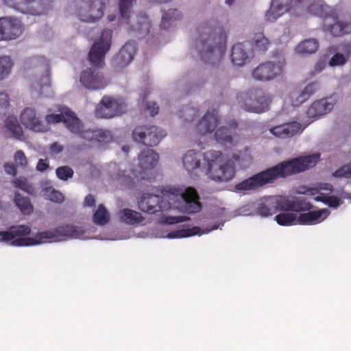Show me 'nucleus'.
Wrapping results in <instances>:
<instances>
[{"label": "nucleus", "mask_w": 351, "mask_h": 351, "mask_svg": "<svg viewBox=\"0 0 351 351\" xmlns=\"http://www.w3.org/2000/svg\"><path fill=\"white\" fill-rule=\"evenodd\" d=\"M139 209L149 214L163 215L166 211L178 210L182 213H195L201 210L199 196L195 189H173L162 195L144 193L138 202Z\"/></svg>", "instance_id": "1"}, {"label": "nucleus", "mask_w": 351, "mask_h": 351, "mask_svg": "<svg viewBox=\"0 0 351 351\" xmlns=\"http://www.w3.org/2000/svg\"><path fill=\"white\" fill-rule=\"evenodd\" d=\"M31 232V229L25 225L12 226L7 231L0 232V242L8 243L12 246H31L45 243L56 242L65 238L86 239L87 231L74 225L59 226L53 230L40 232L35 238L23 237Z\"/></svg>", "instance_id": "2"}, {"label": "nucleus", "mask_w": 351, "mask_h": 351, "mask_svg": "<svg viewBox=\"0 0 351 351\" xmlns=\"http://www.w3.org/2000/svg\"><path fill=\"white\" fill-rule=\"evenodd\" d=\"M319 158L320 154L315 153L280 163L238 183L235 189L238 191L256 190L267 184L274 182L278 178H285L314 167Z\"/></svg>", "instance_id": "3"}, {"label": "nucleus", "mask_w": 351, "mask_h": 351, "mask_svg": "<svg viewBox=\"0 0 351 351\" xmlns=\"http://www.w3.org/2000/svg\"><path fill=\"white\" fill-rule=\"evenodd\" d=\"M226 38V32L215 27L213 22L203 23L197 28L194 47L204 62L215 65L224 53Z\"/></svg>", "instance_id": "4"}, {"label": "nucleus", "mask_w": 351, "mask_h": 351, "mask_svg": "<svg viewBox=\"0 0 351 351\" xmlns=\"http://www.w3.org/2000/svg\"><path fill=\"white\" fill-rule=\"evenodd\" d=\"M204 159L207 162L209 178L216 182H228L234 176V168L245 169L251 163L252 157L248 149L233 153L231 158L225 160L219 151L210 150L204 154Z\"/></svg>", "instance_id": "5"}, {"label": "nucleus", "mask_w": 351, "mask_h": 351, "mask_svg": "<svg viewBox=\"0 0 351 351\" xmlns=\"http://www.w3.org/2000/svg\"><path fill=\"white\" fill-rule=\"evenodd\" d=\"M254 208L258 215L268 217L278 208L285 211L300 212L311 210L312 205L298 197L287 198L279 201L276 198L270 197L254 203Z\"/></svg>", "instance_id": "6"}, {"label": "nucleus", "mask_w": 351, "mask_h": 351, "mask_svg": "<svg viewBox=\"0 0 351 351\" xmlns=\"http://www.w3.org/2000/svg\"><path fill=\"white\" fill-rule=\"evenodd\" d=\"M135 1L136 0H119V8L121 18L128 25V33L141 39L144 38L148 34L151 23L147 16L141 13L136 16L133 23L130 24L131 10Z\"/></svg>", "instance_id": "7"}, {"label": "nucleus", "mask_w": 351, "mask_h": 351, "mask_svg": "<svg viewBox=\"0 0 351 351\" xmlns=\"http://www.w3.org/2000/svg\"><path fill=\"white\" fill-rule=\"evenodd\" d=\"M271 96L261 88H251L239 98L241 108L247 112L263 113L269 110Z\"/></svg>", "instance_id": "8"}, {"label": "nucleus", "mask_w": 351, "mask_h": 351, "mask_svg": "<svg viewBox=\"0 0 351 351\" xmlns=\"http://www.w3.org/2000/svg\"><path fill=\"white\" fill-rule=\"evenodd\" d=\"M330 214L327 208L319 209L301 213L297 216L295 213L285 212L277 215L275 220L280 226H292L298 223L300 225H314L324 221Z\"/></svg>", "instance_id": "9"}, {"label": "nucleus", "mask_w": 351, "mask_h": 351, "mask_svg": "<svg viewBox=\"0 0 351 351\" xmlns=\"http://www.w3.org/2000/svg\"><path fill=\"white\" fill-rule=\"evenodd\" d=\"M77 136L73 138L72 147L76 150H83L88 147L101 146L103 143H108L112 141L110 132L101 129L80 128L79 132L75 133Z\"/></svg>", "instance_id": "10"}, {"label": "nucleus", "mask_w": 351, "mask_h": 351, "mask_svg": "<svg viewBox=\"0 0 351 351\" xmlns=\"http://www.w3.org/2000/svg\"><path fill=\"white\" fill-rule=\"evenodd\" d=\"M276 60L267 61L258 65L252 73L253 78L260 82H269L280 76L286 64L284 56L281 52L273 53Z\"/></svg>", "instance_id": "11"}, {"label": "nucleus", "mask_w": 351, "mask_h": 351, "mask_svg": "<svg viewBox=\"0 0 351 351\" xmlns=\"http://www.w3.org/2000/svg\"><path fill=\"white\" fill-rule=\"evenodd\" d=\"M105 4L104 0H75V12L80 21L95 23L103 16Z\"/></svg>", "instance_id": "12"}, {"label": "nucleus", "mask_w": 351, "mask_h": 351, "mask_svg": "<svg viewBox=\"0 0 351 351\" xmlns=\"http://www.w3.org/2000/svg\"><path fill=\"white\" fill-rule=\"evenodd\" d=\"M112 36V30L104 29L100 38L93 45L88 53V60L94 66L101 68L104 66V58L110 48Z\"/></svg>", "instance_id": "13"}, {"label": "nucleus", "mask_w": 351, "mask_h": 351, "mask_svg": "<svg viewBox=\"0 0 351 351\" xmlns=\"http://www.w3.org/2000/svg\"><path fill=\"white\" fill-rule=\"evenodd\" d=\"M166 136L165 132L156 125H141L135 128L132 132L134 141L149 147L157 145Z\"/></svg>", "instance_id": "14"}, {"label": "nucleus", "mask_w": 351, "mask_h": 351, "mask_svg": "<svg viewBox=\"0 0 351 351\" xmlns=\"http://www.w3.org/2000/svg\"><path fill=\"white\" fill-rule=\"evenodd\" d=\"M49 0H4L7 6L18 12L31 15L43 14Z\"/></svg>", "instance_id": "15"}, {"label": "nucleus", "mask_w": 351, "mask_h": 351, "mask_svg": "<svg viewBox=\"0 0 351 351\" xmlns=\"http://www.w3.org/2000/svg\"><path fill=\"white\" fill-rule=\"evenodd\" d=\"M23 31V25L16 17L0 18V41L16 40L22 35Z\"/></svg>", "instance_id": "16"}, {"label": "nucleus", "mask_w": 351, "mask_h": 351, "mask_svg": "<svg viewBox=\"0 0 351 351\" xmlns=\"http://www.w3.org/2000/svg\"><path fill=\"white\" fill-rule=\"evenodd\" d=\"M45 120L49 124L62 121L69 131L73 134L79 132L82 126L81 121L69 110L60 114H47L45 117Z\"/></svg>", "instance_id": "17"}, {"label": "nucleus", "mask_w": 351, "mask_h": 351, "mask_svg": "<svg viewBox=\"0 0 351 351\" xmlns=\"http://www.w3.org/2000/svg\"><path fill=\"white\" fill-rule=\"evenodd\" d=\"M80 81L85 88L91 90L103 89L108 84V80L102 73L91 68L82 72Z\"/></svg>", "instance_id": "18"}, {"label": "nucleus", "mask_w": 351, "mask_h": 351, "mask_svg": "<svg viewBox=\"0 0 351 351\" xmlns=\"http://www.w3.org/2000/svg\"><path fill=\"white\" fill-rule=\"evenodd\" d=\"M323 29L333 36H341L351 33V21H339L332 15L326 16L323 20Z\"/></svg>", "instance_id": "19"}, {"label": "nucleus", "mask_w": 351, "mask_h": 351, "mask_svg": "<svg viewBox=\"0 0 351 351\" xmlns=\"http://www.w3.org/2000/svg\"><path fill=\"white\" fill-rule=\"evenodd\" d=\"M338 99L337 94H332L328 97L314 101L307 110L308 117L314 118L328 113L332 110Z\"/></svg>", "instance_id": "20"}, {"label": "nucleus", "mask_w": 351, "mask_h": 351, "mask_svg": "<svg viewBox=\"0 0 351 351\" xmlns=\"http://www.w3.org/2000/svg\"><path fill=\"white\" fill-rule=\"evenodd\" d=\"M136 51V44L133 40L127 42L112 60V66L119 70L128 66L134 59Z\"/></svg>", "instance_id": "21"}, {"label": "nucleus", "mask_w": 351, "mask_h": 351, "mask_svg": "<svg viewBox=\"0 0 351 351\" xmlns=\"http://www.w3.org/2000/svg\"><path fill=\"white\" fill-rule=\"evenodd\" d=\"M21 123L28 130L36 132L46 131V126L42 121V116L37 114L32 108H25L21 114Z\"/></svg>", "instance_id": "22"}, {"label": "nucleus", "mask_w": 351, "mask_h": 351, "mask_svg": "<svg viewBox=\"0 0 351 351\" xmlns=\"http://www.w3.org/2000/svg\"><path fill=\"white\" fill-rule=\"evenodd\" d=\"M219 124L218 112L215 110H208L195 127L198 135H204L213 132Z\"/></svg>", "instance_id": "23"}, {"label": "nucleus", "mask_w": 351, "mask_h": 351, "mask_svg": "<svg viewBox=\"0 0 351 351\" xmlns=\"http://www.w3.org/2000/svg\"><path fill=\"white\" fill-rule=\"evenodd\" d=\"M293 0H272L269 9L265 12V20L274 22L292 6Z\"/></svg>", "instance_id": "24"}, {"label": "nucleus", "mask_w": 351, "mask_h": 351, "mask_svg": "<svg viewBox=\"0 0 351 351\" xmlns=\"http://www.w3.org/2000/svg\"><path fill=\"white\" fill-rule=\"evenodd\" d=\"M302 125L299 122L292 121L273 127L270 129V132L277 137L285 138L296 135L302 132Z\"/></svg>", "instance_id": "25"}, {"label": "nucleus", "mask_w": 351, "mask_h": 351, "mask_svg": "<svg viewBox=\"0 0 351 351\" xmlns=\"http://www.w3.org/2000/svg\"><path fill=\"white\" fill-rule=\"evenodd\" d=\"M319 87L317 82H313L308 84L302 90H294L290 94V99L292 105L298 106L307 101L308 98L313 95Z\"/></svg>", "instance_id": "26"}, {"label": "nucleus", "mask_w": 351, "mask_h": 351, "mask_svg": "<svg viewBox=\"0 0 351 351\" xmlns=\"http://www.w3.org/2000/svg\"><path fill=\"white\" fill-rule=\"evenodd\" d=\"M204 154L202 156L200 152H195V150H189L182 158V163L189 172L195 169L204 168L202 167L201 162L202 158H203L204 165L206 166V173L208 172L207 162L204 159Z\"/></svg>", "instance_id": "27"}, {"label": "nucleus", "mask_w": 351, "mask_h": 351, "mask_svg": "<svg viewBox=\"0 0 351 351\" xmlns=\"http://www.w3.org/2000/svg\"><path fill=\"white\" fill-rule=\"evenodd\" d=\"M219 225L213 226L210 228H205L202 230V229L197 226H194L192 228H182L178 229L176 230H172L169 232L167 235L165 237L168 239H178V238H184L191 237L194 235H201L202 234H207L213 230H216L219 228Z\"/></svg>", "instance_id": "28"}, {"label": "nucleus", "mask_w": 351, "mask_h": 351, "mask_svg": "<svg viewBox=\"0 0 351 351\" xmlns=\"http://www.w3.org/2000/svg\"><path fill=\"white\" fill-rule=\"evenodd\" d=\"M249 53L243 43H237L232 47L230 59L234 65L238 66H243L249 60Z\"/></svg>", "instance_id": "29"}, {"label": "nucleus", "mask_w": 351, "mask_h": 351, "mask_svg": "<svg viewBox=\"0 0 351 351\" xmlns=\"http://www.w3.org/2000/svg\"><path fill=\"white\" fill-rule=\"evenodd\" d=\"M114 179L117 180L122 186L130 189L135 185L139 178L134 171L119 167L117 172L114 176Z\"/></svg>", "instance_id": "30"}, {"label": "nucleus", "mask_w": 351, "mask_h": 351, "mask_svg": "<svg viewBox=\"0 0 351 351\" xmlns=\"http://www.w3.org/2000/svg\"><path fill=\"white\" fill-rule=\"evenodd\" d=\"M158 160V154L151 149H144L138 155L139 166L143 170L154 169Z\"/></svg>", "instance_id": "31"}, {"label": "nucleus", "mask_w": 351, "mask_h": 351, "mask_svg": "<svg viewBox=\"0 0 351 351\" xmlns=\"http://www.w3.org/2000/svg\"><path fill=\"white\" fill-rule=\"evenodd\" d=\"M236 125L230 127H220L215 132V139L221 144L232 145L235 138Z\"/></svg>", "instance_id": "32"}, {"label": "nucleus", "mask_w": 351, "mask_h": 351, "mask_svg": "<svg viewBox=\"0 0 351 351\" xmlns=\"http://www.w3.org/2000/svg\"><path fill=\"white\" fill-rule=\"evenodd\" d=\"M32 88L36 92L38 95L50 97L51 90L50 88V78L48 73L42 76L39 80H35L32 83Z\"/></svg>", "instance_id": "33"}, {"label": "nucleus", "mask_w": 351, "mask_h": 351, "mask_svg": "<svg viewBox=\"0 0 351 351\" xmlns=\"http://www.w3.org/2000/svg\"><path fill=\"white\" fill-rule=\"evenodd\" d=\"M119 217L121 221L127 224L138 223L144 219L141 213L129 208L121 210L119 213Z\"/></svg>", "instance_id": "34"}, {"label": "nucleus", "mask_w": 351, "mask_h": 351, "mask_svg": "<svg viewBox=\"0 0 351 351\" xmlns=\"http://www.w3.org/2000/svg\"><path fill=\"white\" fill-rule=\"evenodd\" d=\"M102 102L108 105L110 112L112 113V117L126 110V105L122 99H114L108 97H104Z\"/></svg>", "instance_id": "35"}, {"label": "nucleus", "mask_w": 351, "mask_h": 351, "mask_svg": "<svg viewBox=\"0 0 351 351\" xmlns=\"http://www.w3.org/2000/svg\"><path fill=\"white\" fill-rule=\"evenodd\" d=\"M41 195L46 199L56 203H62L64 200V195L52 186L45 187L41 190Z\"/></svg>", "instance_id": "36"}, {"label": "nucleus", "mask_w": 351, "mask_h": 351, "mask_svg": "<svg viewBox=\"0 0 351 351\" xmlns=\"http://www.w3.org/2000/svg\"><path fill=\"white\" fill-rule=\"evenodd\" d=\"M180 18V12L176 9H169L165 12L162 16L160 27L167 29L173 25V23Z\"/></svg>", "instance_id": "37"}, {"label": "nucleus", "mask_w": 351, "mask_h": 351, "mask_svg": "<svg viewBox=\"0 0 351 351\" xmlns=\"http://www.w3.org/2000/svg\"><path fill=\"white\" fill-rule=\"evenodd\" d=\"M5 128L10 132L12 135L17 138L21 139L23 136V130L19 124L16 117H9L5 121Z\"/></svg>", "instance_id": "38"}, {"label": "nucleus", "mask_w": 351, "mask_h": 351, "mask_svg": "<svg viewBox=\"0 0 351 351\" xmlns=\"http://www.w3.org/2000/svg\"><path fill=\"white\" fill-rule=\"evenodd\" d=\"M110 215L103 204H99L93 216V222L98 226H104L108 223Z\"/></svg>", "instance_id": "39"}, {"label": "nucleus", "mask_w": 351, "mask_h": 351, "mask_svg": "<svg viewBox=\"0 0 351 351\" xmlns=\"http://www.w3.org/2000/svg\"><path fill=\"white\" fill-rule=\"evenodd\" d=\"M318 43L315 39H307L301 42L296 47V52L300 54L313 53L316 51Z\"/></svg>", "instance_id": "40"}, {"label": "nucleus", "mask_w": 351, "mask_h": 351, "mask_svg": "<svg viewBox=\"0 0 351 351\" xmlns=\"http://www.w3.org/2000/svg\"><path fill=\"white\" fill-rule=\"evenodd\" d=\"M252 45L254 50L265 51L269 46V41L263 33H256L254 35Z\"/></svg>", "instance_id": "41"}, {"label": "nucleus", "mask_w": 351, "mask_h": 351, "mask_svg": "<svg viewBox=\"0 0 351 351\" xmlns=\"http://www.w3.org/2000/svg\"><path fill=\"white\" fill-rule=\"evenodd\" d=\"M14 203L20 210L25 215H29L33 210V207L29 199L27 197H23L19 193L15 194Z\"/></svg>", "instance_id": "42"}, {"label": "nucleus", "mask_w": 351, "mask_h": 351, "mask_svg": "<svg viewBox=\"0 0 351 351\" xmlns=\"http://www.w3.org/2000/svg\"><path fill=\"white\" fill-rule=\"evenodd\" d=\"M13 64V62L10 56H0V81L10 74Z\"/></svg>", "instance_id": "43"}, {"label": "nucleus", "mask_w": 351, "mask_h": 351, "mask_svg": "<svg viewBox=\"0 0 351 351\" xmlns=\"http://www.w3.org/2000/svg\"><path fill=\"white\" fill-rule=\"evenodd\" d=\"M14 185L15 187L24 191L28 194H34L35 193V188L32 184L29 182L27 178L20 177L14 180Z\"/></svg>", "instance_id": "44"}, {"label": "nucleus", "mask_w": 351, "mask_h": 351, "mask_svg": "<svg viewBox=\"0 0 351 351\" xmlns=\"http://www.w3.org/2000/svg\"><path fill=\"white\" fill-rule=\"evenodd\" d=\"M316 202H322L331 208H337L340 205V199L335 196H325L323 193L314 197Z\"/></svg>", "instance_id": "45"}, {"label": "nucleus", "mask_w": 351, "mask_h": 351, "mask_svg": "<svg viewBox=\"0 0 351 351\" xmlns=\"http://www.w3.org/2000/svg\"><path fill=\"white\" fill-rule=\"evenodd\" d=\"M56 174L58 179L66 181L73 176V170L69 166L59 167L56 170Z\"/></svg>", "instance_id": "46"}, {"label": "nucleus", "mask_w": 351, "mask_h": 351, "mask_svg": "<svg viewBox=\"0 0 351 351\" xmlns=\"http://www.w3.org/2000/svg\"><path fill=\"white\" fill-rule=\"evenodd\" d=\"M95 116L99 118L109 119L112 117V113L110 112L106 104H104L102 100L95 109Z\"/></svg>", "instance_id": "47"}, {"label": "nucleus", "mask_w": 351, "mask_h": 351, "mask_svg": "<svg viewBox=\"0 0 351 351\" xmlns=\"http://www.w3.org/2000/svg\"><path fill=\"white\" fill-rule=\"evenodd\" d=\"M308 12L313 15L322 16L324 12V5L322 0H317L308 7Z\"/></svg>", "instance_id": "48"}, {"label": "nucleus", "mask_w": 351, "mask_h": 351, "mask_svg": "<svg viewBox=\"0 0 351 351\" xmlns=\"http://www.w3.org/2000/svg\"><path fill=\"white\" fill-rule=\"evenodd\" d=\"M332 176L340 178H351V163L337 169L332 173Z\"/></svg>", "instance_id": "49"}, {"label": "nucleus", "mask_w": 351, "mask_h": 351, "mask_svg": "<svg viewBox=\"0 0 351 351\" xmlns=\"http://www.w3.org/2000/svg\"><path fill=\"white\" fill-rule=\"evenodd\" d=\"M348 58L346 56H343L341 52L336 53L330 58L328 64L330 66H343L344 65Z\"/></svg>", "instance_id": "50"}, {"label": "nucleus", "mask_w": 351, "mask_h": 351, "mask_svg": "<svg viewBox=\"0 0 351 351\" xmlns=\"http://www.w3.org/2000/svg\"><path fill=\"white\" fill-rule=\"evenodd\" d=\"M181 112L186 121H191L197 115V110L191 106L184 107L182 109Z\"/></svg>", "instance_id": "51"}, {"label": "nucleus", "mask_w": 351, "mask_h": 351, "mask_svg": "<svg viewBox=\"0 0 351 351\" xmlns=\"http://www.w3.org/2000/svg\"><path fill=\"white\" fill-rule=\"evenodd\" d=\"M14 161L18 166L23 168L27 165V158L23 151H21V150L17 151L14 154Z\"/></svg>", "instance_id": "52"}, {"label": "nucleus", "mask_w": 351, "mask_h": 351, "mask_svg": "<svg viewBox=\"0 0 351 351\" xmlns=\"http://www.w3.org/2000/svg\"><path fill=\"white\" fill-rule=\"evenodd\" d=\"M343 56H346V58H349L351 55V44L350 43H343L339 47V49Z\"/></svg>", "instance_id": "53"}, {"label": "nucleus", "mask_w": 351, "mask_h": 351, "mask_svg": "<svg viewBox=\"0 0 351 351\" xmlns=\"http://www.w3.org/2000/svg\"><path fill=\"white\" fill-rule=\"evenodd\" d=\"M146 109L149 111L151 115H155L158 112V106L155 102L145 103Z\"/></svg>", "instance_id": "54"}, {"label": "nucleus", "mask_w": 351, "mask_h": 351, "mask_svg": "<svg viewBox=\"0 0 351 351\" xmlns=\"http://www.w3.org/2000/svg\"><path fill=\"white\" fill-rule=\"evenodd\" d=\"M325 66H326V63L324 61H323V60L318 61L315 64L314 69L311 73L312 75H315L319 73L321 71H323V69L325 68Z\"/></svg>", "instance_id": "55"}, {"label": "nucleus", "mask_w": 351, "mask_h": 351, "mask_svg": "<svg viewBox=\"0 0 351 351\" xmlns=\"http://www.w3.org/2000/svg\"><path fill=\"white\" fill-rule=\"evenodd\" d=\"M47 160L39 159L36 165V170L40 172L44 171L49 168V164L46 162Z\"/></svg>", "instance_id": "56"}, {"label": "nucleus", "mask_w": 351, "mask_h": 351, "mask_svg": "<svg viewBox=\"0 0 351 351\" xmlns=\"http://www.w3.org/2000/svg\"><path fill=\"white\" fill-rule=\"evenodd\" d=\"M4 169L9 175L15 176L16 174V169L13 164H5Z\"/></svg>", "instance_id": "57"}, {"label": "nucleus", "mask_w": 351, "mask_h": 351, "mask_svg": "<svg viewBox=\"0 0 351 351\" xmlns=\"http://www.w3.org/2000/svg\"><path fill=\"white\" fill-rule=\"evenodd\" d=\"M8 104V95L5 93H0V107L5 108Z\"/></svg>", "instance_id": "58"}, {"label": "nucleus", "mask_w": 351, "mask_h": 351, "mask_svg": "<svg viewBox=\"0 0 351 351\" xmlns=\"http://www.w3.org/2000/svg\"><path fill=\"white\" fill-rule=\"evenodd\" d=\"M181 221H183L182 217H167L165 220V222L169 224L177 223Z\"/></svg>", "instance_id": "59"}, {"label": "nucleus", "mask_w": 351, "mask_h": 351, "mask_svg": "<svg viewBox=\"0 0 351 351\" xmlns=\"http://www.w3.org/2000/svg\"><path fill=\"white\" fill-rule=\"evenodd\" d=\"M50 149L51 152L59 154L62 152L63 147L62 145H59L58 143H53L51 145Z\"/></svg>", "instance_id": "60"}, {"label": "nucleus", "mask_w": 351, "mask_h": 351, "mask_svg": "<svg viewBox=\"0 0 351 351\" xmlns=\"http://www.w3.org/2000/svg\"><path fill=\"white\" fill-rule=\"evenodd\" d=\"M95 204V200L92 195H88L84 199V205L88 206H93Z\"/></svg>", "instance_id": "61"}, {"label": "nucleus", "mask_w": 351, "mask_h": 351, "mask_svg": "<svg viewBox=\"0 0 351 351\" xmlns=\"http://www.w3.org/2000/svg\"><path fill=\"white\" fill-rule=\"evenodd\" d=\"M332 186L330 184L325 183L323 184L321 186V189L332 191Z\"/></svg>", "instance_id": "62"}, {"label": "nucleus", "mask_w": 351, "mask_h": 351, "mask_svg": "<svg viewBox=\"0 0 351 351\" xmlns=\"http://www.w3.org/2000/svg\"><path fill=\"white\" fill-rule=\"evenodd\" d=\"M317 189L313 188H311L307 190V192L312 195L317 193Z\"/></svg>", "instance_id": "63"}, {"label": "nucleus", "mask_w": 351, "mask_h": 351, "mask_svg": "<svg viewBox=\"0 0 351 351\" xmlns=\"http://www.w3.org/2000/svg\"><path fill=\"white\" fill-rule=\"evenodd\" d=\"M108 18L110 21H113L115 20L116 16L114 14H110V15H108Z\"/></svg>", "instance_id": "64"}]
</instances>
